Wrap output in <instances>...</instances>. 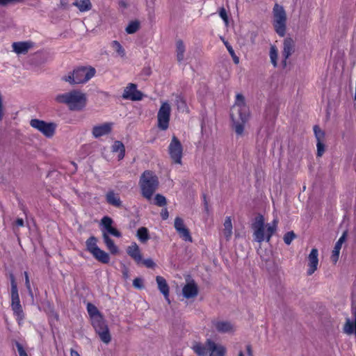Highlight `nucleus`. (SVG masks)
Segmentation results:
<instances>
[{
    "label": "nucleus",
    "instance_id": "nucleus-32",
    "mask_svg": "<svg viewBox=\"0 0 356 356\" xmlns=\"http://www.w3.org/2000/svg\"><path fill=\"white\" fill-rule=\"evenodd\" d=\"M136 236L141 243H146L149 238L148 229L144 227H140L137 231Z\"/></svg>",
    "mask_w": 356,
    "mask_h": 356
},
{
    "label": "nucleus",
    "instance_id": "nucleus-28",
    "mask_svg": "<svg viewBox=\"0 0 356 356\" xmlns=\"http://www.w3.org/2000/svg\"><path fill=\"white\" fill-rule=\"evenodd\" d=\"M103 240L108 250L113 254L118 252V248L113 241L107 235L106 232L103 233Z\"/></svg>",
    "mask_w": 356,
    "mask_h": 356
},
{
    "label": "nucleus",
    "instance_id": "nucleus-18",
    "mask_svg": "<svg viewBox=\"0 0 356 356\" xmlns=\"http://www.w3.org/2000/svg\"><path fill=\"white\" fill-rule=\"evenodd\" d=\"M122 97L125 99L138 101L142 99V93L136 90V85L130 83L125 88Z\"/></svg>",
    "mask_w": 356,
    "mask_h": 356
},
{
    "label": "nucleus",
    "instance_id": "nucleus-24",
    "mask_svg": "<svg viewBox=\"0 0 356 356\" xmlns=\"http://www.w3.org/2000/svg\"><path fill=\"white\" fill-rule=\"evenodd\" d=\"M346 232H344L342 234V236L339 238V239L337 241V242L336 243V244L334 247V249L332 250V255L330 257L331 261L334 264H336L337 261H338L339 252L341 249L342 245L346 241Z\"/></svg>",
    "mask_w": 356,
    "mask_h": 356
},
{
    "label": "nucleus",
    "instance_id": "nucleus-26",
    "mask_svg": "<svg viewBox=\"0 0 356 356\" xmlns=\"http://www.w3.org/2000/svg\"><path fill=\"white\" fill-rule=\"evenodd\" d=\"M11 285V304L20 303L17 282L13 275H10Z\"/></svg>",
    "mask_w": 356,
    "mask_h": 356
},
{
    "label": "nucleus",
    "instance_id": "nucleus-39",
    "mask_svg": "<svg viewBox=\"0 0 356 356\" xmlns=\"http://www.w3.org/2000/svg\"><path fill=\"white\" fill-rule=\"evenodd\" d=\"M238 356H253L251 345L247 344L245 346V350L239 352Z\"/></svg>",
    "mask_w": 356,
    "mask_h": 356
},
{
    "label": "nucleus",
    "instance_id": "nucleus-17",
    "mask_svg": "<svg viewBox=\"0 0 356 356\" xmlns=\"http://www.w3.org/2000/svg\"><path fill=\"white\" fill-rule=\"evenodd\" d=\"M175 228L179 233V236L186 241H192L189 230L186 227L181 218L177 217L175 220Z\"/></svg>",
    "mask_w": 356,
    "mask_h": 356
},
{
    "label": "nucleus",
    "instance_id": "nucleus-30",
    "mask_svg": "<svg viewBox=\"0 0 356 356\" xmlns=\"http://www.w3.org/2000/svg\"><path fill=\"white\" fill-rule=\"evenodd\" d=\"M73 5L77 7L80 12H87L92 8L90 0H74Z\"/></svg>",
    "mask_w": 356,
    "mask_h": 356
},
{
    "label": "nucleus",
    "instance_id": "nucleus-50",
    "mask_svg": "<svg viewBox=\"0 0 356 356\" xmlns=\"http://www.w3.org/2000/svg\"><path fill=\"white\" fill-rule=\"evenodd\" d=\"M15 225L18 227H22L24 226V220L22 218H18L15 221Z\"/></svg>",
    "mask_w": 356,
    "mask_h": 356
},
{
    "label": "nucleus",
    "instance_id": "nucleus-5",
    "mask_svg": "<svg viewBox=\"0 0 356 356\" xmlns=\"http://www.w3.org/2000/svg\"><path fill=\"white\" fill-rule=\"evenodd\" d=\"M55 100L58 103L66 104L70 110L74 111L83 110L87 104L86 95L79 90L59 94L56 96Z\"/></svg>",
    "mask_w": 356,
    "mask_h": 356
},
{
    "label": "nucleus",
    "instance_id": "nucleus-6",
    "mask_svg": "<svg viewBox=\"0 0 356 356\" xmlns=\"http://www.w3.org/2000/svg\"><path fill=\"white\" fill-rule=\"evenodd\" d=\"M139 186L142 195L150 201L153 194L158 188L159 179L153 172L146 170L140 176Z\"/></svg>",
    "mask_w": 356,
    "mask_h": 356
},
{
    "label": "nucleus",
    "instance_id": "nucleus-42",
    "mask_svg": "<svg viewBox=\"0 0 356 356\" xmlns=\"http://www.w3.org/2000/svg\"><path fill=\"white\" fill-rule=\"evenodd\" d=\"M133 285L136 289L143 288V280L140 277L135 278L133 281Z\"/></svg>",
    "mask_w": 356,
    "mask_h": 356
},
{
    "label": "nucleus",
    "instance_id": "nucleus-40",
    "mask_svg": "<svg viewBox=\"0 0 356 356\" xmlns=\"http://www.w3.org/2000/svg\"><path fill=\"white\" fill-rule=\"evenodd\" d=\"M295 238L293 232H288L284 236V241L286 244L289 245Z\"/></svg>",
    "mask_w": 356,
    "mask_h": 356
},
{
    "label": "nucleus",
    "instance_id": "nucleus-4",
    "mask_svg": "<svg viewBox=\"0 0 356 356\" xmlns=\"http://www.w3.org/2000/svg\"><path fill=\"white\" fill-rule=\"evenodd\" d=\"M192 349L198 356H226L227 347L211 339H207L204 343L195 342Z\"/></svg>",
    "mask_w": 356,
    "mask_h": 356
},
{
    "label": "nucleus",
    "instance_id": "nucleus-25",
    "mask_svg": "<svg viewBox=\"0 0 356 356\" xmlns=\"http://www.w3.org/2000/svg\"><path fill=\"white\" fill-rule=\"evenodd\" d=\"M156 281L159 291L163 294L165 299L170 303L169 286L165 279L161 276H156Z\"/></svg>",
    "mask_w": 356,
    "mask_h": 356
},
{
    "label": "nucleus",
    "instance_id": "nucleus-35",
    "mask_svg": "<svg viewBox=\"0 0 356 356\" xmlns=\"http://www.w3.org/2000/svg\"><path fill=\"white\" fill-rule=\"evenodd\" d=\"M111 46L112 49L118 54L120 57L125 56V50L122 46L116 40L111 42Z\"/></svg>",
    "mask_w": 356,
    "mask_h": 356
},
{
    "label": "nucleus",
    "instance_id": "nucleus-13",
    "mask_svg": "<svg viewBox=\"0 0 356 356\" xmlns=\"http://www.w3.org/2000/svg\"><path fill=\"white\" fill-rule=\"evenodd\" d=\"M171 113V106L167 102H162L157 113L158 127L161 130H166L169 126Z\"/></svg>",
    "mask_w": 356,
    "mask_h": 356
},
{
    "label": "nucleus",
    "instance_id": "nucleus-8",
    "mask_svg": "<svg viewBox=\"0 0 356 356\" xmlns=\"http://www.w3.org/2000/svg\"><path fill=\"white\" fill-rule=\"evenodd\" d=\"M286 19V13L284 8L275 3L273 9V23L276 33L280 36L285 34Z\"/></svg>",
    "mask_w": 356,
    "mask_h": 356
},
{
    "label": "nucleus",
    "instance_id": "nucleus-12",
    "mask_svg": "<svg viewBox=\"0 0 356 356\" xmlns=\"http://www.w3.org/2000/svg\"><path fill=\"white\" fill-rule=\"evenodd\" d=\"M211 328L214 332L227 334H233L236 330L234 323L222 318L213 319L211 321Z\"/></svg>",
    "mask_w": 356,
    "mask_h": 356
},
{
    "label": "nucleus",
    "instance_id": "nucleus-29",
    "mask_svg": "<svg viewBox=\"0 0 356 356\" xmlns=\"http://www.w3.org/2000/svg\"><path fill=\"white\" fill-rule=\"evenodd\" d=\"M113 152L118 153V160H122L125 154V147L123 143L119 140H116L111 146Z\"/></svg>",
    "mask_w": 356,
    "mask_h": 356
},
{
    "label": "nucleus",
    "instance_id": "nucleus-51",
    "mask_svg": "<svg viewBox=\"0 0 356 356\" xmlns=\"http://www.w3.org/2000/svg\"><path fill=\"white\" fill-rule=\"evenodd\" d=\"M234 63L238 64L239 63V58L236 55L235 53H234V56H231Z\"/></svg>",
    "mask_w": 356,
    "mask_h": 356
},
{
    "label": "nucleus",
    "instance_id": "nucleus-44",
    "mask_svg": "<svg viewBox=\"0 0 356 356\" xmlns=\"http://www.w3.org/2000/svg\"><path fill=\"white\" fill-rule=\"evenodd\" d=\"M140 264H144L147 268H154L155 266V264L151 259H143Z\"/></svg>",
    "mask_w": 356,
    "mask_h": 356
},
{
    "label": "nucleus",
    "instance_id": "nucleus-19",
    "mask_svg": "<svg viewBox=\"0 0 356 356\" xmlns=\"http://www.w3.org/2000/svg\"><path fill=\"white\" fill-rule=\"evenodd\" d=\"M113 220L108 217H104L101 220V225L103 226L102 234L106 232L107 235L111 234L116 237H120V232L117 230L115 227H112Z\"/></svg>",
    "mask_w": 356,
    "mask_h": 356
},
{
    "label": "nucleus",
    "instance_id": "nucleus-11",
    "mask_svg": "<svg viewBox=\"0 0 356 356\" xmlns=\"http://www.w3.org/2000/svg\"><path fill=\"white\" fill-rule=\"evenodd\" d=\"M168 154L173 163L182 164L183 145L175 136L172 138L168 145Z\"/></svg>",
    "mask_w": 356,
    "mask_h": 356
},
{
    "label": "nucleus",
    "instance_id": "nucleus-33",
    "mask_svg": "<svg viewBox=\"0 0 356 356\" xmlns=\"http://www.w3.org/2000/svg\"><path fill=\"white\" fill-rule=\"evenodd\" d=\"M12 309L14 312L15 316L17 318V320L19 322L24 318V313L22 310V307L20 303L18 304H11Z\"/></svg>",
    "mask_w": 356,
    "mask_h": 356
},
{
    "label": "nucleus",
    "instance_id": "nucleus-47",
    "mask_svg": "<svg viewBox=\"0 0 356 356\" xmlns=\"http://www.w3.org/2000/svg\"><path fill=\"white\" fill-rule=\"evenodd\" d=\"M17 348L19 353V356H28L26 351L24 350L22 346L19 343H17Z\"/></svg>",
    "mask_w": 356,
    "mask_h": 356
},
{
    "label": "nucleus",
    "instance_id": "nucleus-10",
    "mask_svg": "<svg viewBox=\"0 0 356 356\" xmlns=\"http://www.w3.org/2000/svg\"><path fill=\"white\" fill-rule=\"evenodd\" d=\"M30 125L42 133L47 138H52L57 128V124L53 122H46L38 119H32Z\"/></svg>",
    "mask_w": 356,
    "mask_h": 356
},
{
    "label": "nucleus",
    "instance_id": "nucleus-45",
    "mask_svg": "<svg viewBox=\"0 0 356 356\" xmlns=\"http://www.w3.org/2000/svg\"><path fill=\"white\" fill-rule=\"evenodd\" d=\"M220 39L223 42L224 44L225 45V47H226L227 51H229V54L231 56H234V53H235V52H234L232 47L223 38H220Z\"/></svg>",
    "mask_w": 356,
    "mask_h": 356
},
{
    "label": "nucleus",
    "instance_id": "nucleus-2",
    "mask_svg": "<svg viewBox=\"0 0 356 356\" xmlns=\"http://www.w3.org/2000/svg\"><path fill=\"white\" fill-rule=\"evenodd\" d=\"M277 218H274L270 223H266L263 216H257L252 224L254 239L259 243L269 242L277 230Z\"/></svg>",
    "mask_w": 356,
    "mask_h": 356
},
{
    "label": "nucleus",
    "instance_id": "nucleus-49",
    "mask_svg": "<svg viewBox=\"0 0 356 356\" xmlns=\"http://www.w3.org/2000/svg\"><path fill=\"white\" fill-rule=\"evenodd\" d=\"M161 214L163 219H164V220L167 219L168 217V212L167 209H165L162 210Z\"/></svg>",
    "mask_w": 356,
    "mask_h": 356
},
{
    "label": "nucleus",
    "instance_id": "nucleus-37",
    "mask_svg": "<svg viewBox=\"0 0 356 356\" xmlns=\"http://www.w3.org/2000/svg\"><path fill=\"white\" fill-rule=\"evenodd\" d=\"M314 131L317 142L323 141L325 134L318 126L314 127Z\"/></svg>",
    "mask_w": 356,
    "mask_h": 356
},
{
    "label": "nucleus",
    "instance_id": "nucleus-21",
    "mask_svg": "<svg viewBox=\"0 0 356 356\" xmlns=\"http://www.w3.org/2000/svg\"><path fill=\"white\" fill-rule=\"evenodd\" d=\"M233 234L232 220L230 216H227L222 225L221 234L223 239L229 241Z\"/></svg>",
    "mask_w": 356,
    "mask_h": 356
},
{
    "label": "nucleus",
    "instance_id": "nucleus-23",
    "mask_svg": "<svg viewBox=\"0 0 356 356\" xmlns=\"http://www.w3.org/2000/svg\"><path fill=\"white\" fill-rule=\"evenodd\" d=\"M33 46L31 42H17L12 44L13 51L17 54H24Z\"/></svg>",
    "mask_w": 356,
    "mask_h": 356
},
{
    "label": "nucleus",
    "instance_id": "nucleus-48",
    "mask_svg": "<svg viewBox=\"0 0 356 356\" xmlns=\"http://www.w3.org/2000/svg\"><path fill=\"white\" fill-rule=\"evenodd\" d=\"M185 106H186L185 102L181 98L179 97V100L177 101L178 109H181V108H184Z\"/></svg>",
    "mask_w": 356,
    "mask_h": 356
},
{
    "label": "nucleus",
    "instance_id": "nucleus-27",
    "mask_svg": "<svg viewBox=\"0 0 356 356\" xmlns=\"http://www.w3.org/2000/svg\"><path fill=\"white\" fill-rule=\"evenodd\" d=\"M106 200L108 204L115 207H120L122 205L119 193H115L113 191H109L106 194Z\"/></svg>",
    "mask_w": 356,
    "mask_h": 356
},
{
    "label": "nucleus",
    "instance_id": "nucleus-20",
    "mask_svg": "<svg viewBox=\"0 0 356 356\" xmlns=\"http://www.w3.org/2000/svg\"><path fill=\"white\" fill-rule=\"evenodd\" d=\"M182 293L187 299L195 298L198 294L197 285L194 281L188 282L182 289Z\"/></svg>",
    "mask_w": 356,
    "mask_h": 356
},
{
    "label": "nucleus",
    "instance_id": "nucleus-9",
    "mask_svg": "<svg viewBox=\"0 0 356 356\" xmlns=\"http://www.w3.org/2000/svg\"><path fill=\"white\" fill-rule=\"evenodd\" d=\"M97 241V238L93 236L88 238L86 241V250L98 261L108 264L110 261V256L106 252L99 248Z\"/></svg>",
    "mask_w": 356,
    "mask_h": 356
},
{
    "label": "nucleus",
    "instance_id": "nucleus-43",
    "mask_svg": "<svg viewBox=\"0 0 356 356\" xmlns=\"http://www.w3.org/2000/svg\"><path fill=\"white\" fill-rule=\"evenodd\" d=\"M219 15L225 22V24H228V17L227 15V12L224 8H221L219 11Z\"/></svg>",
    "mask_w": 356,
    "mask_h": 356
},
{
    "label": "nucleus",
    "instance_id": "nucleus-31",
    "mask_svg": "<svg viewBox=\"0 0 356 356\" xmlns=\"http://www.w3.org/2000/svg\"><path fill=\"white\" fill-rule=\"evenodd\" d=\"M186 51V45L184 42L181 40H178L176 42V55L177 59L179 62L184 60V54Z\"/></svg>",
    "mask_w": 356,
    "mask_h": 356
},
{
    "label": "nucleus",
    "instance_id": "nucleus-52",
    "mask_svg": "<svg viewBox=\"0 0 356 356\" xmlns=\"http://www.w3.org/2000/svg\"><path fill=\"white\" fill-rule=\"evenodd\" d=\"M71 356H80V355L75 350H71Z\"/></svg>",
    "mask_w": 356,
    "mask_h": 356
},
{
    "label": "nucleus",
    "instance_id": "nucleus-7",
    "mask_svg": "<svg viewBox=\"0 0 356 356\" xmlns=\"http://www.w3.org/2000/svg\"><path fill=\"white\" fill-rule=\"evenodd\" d=\"M95 69L92 67H81L64 76L63 80L70 84H80L87 82L95 74Z\"/></svg>",
    "mask_w": 356,
    "mask_h": 356
},
{
    "label": "nucleus",
    "instance_id": "nucleus-36",
    "mask_svg": "<svg viewBox=\"0 0 356 356\" xmlns=\"http://www.w3.org/2000/svg\"><path fill=\"white\" fill-rule=\"evenodd\" d=\"M139 29V23L138 22H131L126 28V31L129 34L136 33Z\"/></svg>",
    "mask_w": 356,
    "mask_h": 356
},
{
    "label": "nucleus",
    "instance_id": "nucleus-34",
    "mask_svg": "<svg viewBox=\"0 0 356 356\" xmlns=\"http://www.w3.org/2000/svg\"><path fill=\"white\" fill-rule=\"evenodd\" d=\"M270 62L274 67L277 66L278 49L275 45H271L269 51Z\"/></svg>",
    "mask_w": 356,
    "mask_h": 356
},
{
    "label": "nucleus",
    "instance_id": "nucleus-1",
    "mask_svg": "<svg viewBox=\"0 0 356 356\" xmlns=\"http://www.w3.org/2000/svg\"><path fill=\"white\" fill-rule=\"evenodd\" d=\"M230 118L233 129L238 137H243L248 134L250 111L244 97L241 94L236 96L235 103L231 108Z\"/></svg>",
    "mask_w": 356,
    "mask_h": 356
},
{
    "label": "nucleus",
    "instance_id": "nucleus-41",
    "mask_svg": "<svg viewBox=\"0 0 356 356\" xmlns=\"http://www.w3.org/2000/svg\"><path fill=\"white\" fill-rule=\"evenodd\" d=\"M317 156H321L325 152V145L323 143V141L317 142Z\"/></svg>",
    "mask_w": 356,
    "mask_h": 356
},
{
    "label": "nucleus",
    "instance_id": "nucleus-14",
    "mask_svg": "<svg viewBox=\"0 0 356 356\" xmlns=\"http://www.w3.org/2000/svg\"><path fill=\"white\" fill-rule=\"evenodd\" d=\"M295 51V42L289 38L284 39L283 42V50L282 54V65L283 67L286 66V60Z\"/></svg>",
    "mask_w": 356,
    "mask_h": 356
},
{
    "label": "nucleus",
    "instance_id": "nucleus-16",
    "mask_svg": "<svg viewBox=\"0 0 356 356\" xmlns=\"http://www.w3.org/2000/svg\"><path fill=\"white\" fill-rule=\"evenodd\" d=\"M318 251L316 248H313L307 257V275H312L318 269Z\"/></svg>",
    "mask_w": 356,
    "mask_h": 356
},
{
    "label": "nucleus",
    "instance_id": "nucleus-3",
    "mask_svg": "<svg viewBox=\"0 0 356 356\" xmlns=\"http://www.w3.org/2000/svg\"><path fill=\"white\" fill-rule=\"evenodd\" d=\"M87 311L96 333L104 343H108L111 340V336L104 317L98 309L91 303H88Z\"/></svg>",
    "mask_w": 356,
    "mask_h": 356
},
{
    "label": "nucleus",
    "instance_id": "nucleus-38",
    "mask_svg": "<svg viewBox=\"0 0 356 356\" xmlns=\"http://www.w3.org/2000/svg\"><path fill=\"white\" fill-rule=\"evenodd\" d=\"M154 203L159 207H162L165 205L166 199L163 195L157 194L154 199Z\"/></svg>",
    "mask_w": 356,
    "mask_h": 356
},
{
    "label": "nucleus",
    "instance_id": "nucleus-15",
    "mask_svg": "<svg viewBox=\"0 0 356 356\" xmlns=\"http://www.w3.org/2000/svg\"><path fill=\"white\" fill-rule=\"evenodd\" d=\"M113 127V123L112 122H104L95 125L92 129V134L95 138L106 136L111 132Z\"/></svg>",
    "mask_w": 356,
    "mask_h": 356
},
{
    "label": "nucleus",
    "instance_id": "nucleus-46",
    "mask_svg": "<svg viewBox=\"0 0 356 356\" xmlns=\"http://www.w3.org/2000/svg\"><path fill=\"white\" fill-rule=\"evenodd\" d=\"M24 277H25V285H26L28 291H29V293L31 295H32L31 284H30L29 277V275H28L27 272H24Z\"/></svg>",
    "mask_w": 356,
    "mask_h": 356
},
{
    "label": "nucleus",
    "instance_id": "nucleus-22",
    "mask_svg": "<svg viewBox=\"0 0 356 356\" xmlns=\"http://www.w3.org/2000/svg\"><path fill=\"white\" fill-rule=\"evenodd\" d=\"M127 253L138 264L142 261V254L138 245L136 243H132L127 248Z\"/></svg>",
    "mask_w": 356,
    "mask_h": 356
}]
</instances>
